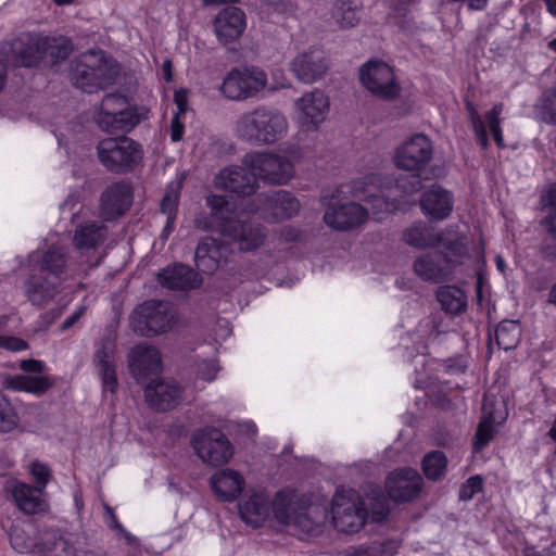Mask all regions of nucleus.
<instances>
[{
  "label": "nucleus",
  "mask_w": 556,
  "mask_h": 556,
  "mask_svg": "<svg viewBox=\"0 0 556 556\" xmlns=\"http://www.w3.org/2000/svg\"><path fill=\"white\" fill-rule=\"evenodd\" d=\"M483 491V479L480 475L469 477L459 488L460 501H470L476 494Z\"/></svg>",
  "instance_id": "nucleus-52"
},
{
  "label": "nucleus",
  "mask_w": 556,
  "mask_h": 556,
  "mask_svg": "<svg viewBox=\"0 0 556 556\" xmlns=\"http://www.w3.org/2000/svg\"><path fill=\"white\" fill-rule=\"evenodd\" d=\"M162 371L163 361L160 350L141 342V387L147 376L153 375L157 378Z\"/></svg>",
  "instance_id": "nucleus-44"
},
{
  "label": "nucleus",
  "mask_w": 556,
  "mask_h": 556,
  "mask_svg": "<svg viewBox=\"0 0 556 556\" xmlns=\"http://www.w3.org/2000/svg\"><path fill=\"white\" fill-rule=\"evenodd\" d=\"M177 321L178 313L172 303L161 300L141 303V336L154 337L169 332Z\"/></svg>",
  "instance_id": "nucleus-13"
},
{
  "label": "nucleus",
  "mask_w": 556,
  "mask_h": 556,
  "mask_svg": "<svg viewBox=\"0 0 556 556\" xmlns=\"http://www.w3.org/2000/svg\"><path fill=\"white\" fill-rule=\"evenodd\" d=\"M134 199L131 186L125 181H117L108 186L100 197V215L106 220H115L123 216L130 207Z\"/></svg>",
  "instance_id": "nucleus-16"
},
{
  "label": "nucleus",
  "mask_w": 556,
  "mask_h": 556,
  "mask_svg": "<svg viewBox=\"0 0 556 556\" xmlns=\"http://www.w3.org/2000/svg\"><path fill=\"white\" fill-rule=\"evenodd\" d=\"M303 130H316L329 111L328 97L318 89L304 93L295 103Z\"/></svg>",
  "instance_id": "nucleus-19"
},
{
  "label": "nucleus",
  "mask_w": 556,
  "mask_h": 556,
  "mask_svg": "<svg viewBox=\"0 0 556 556\" xmlns=\"http://www.w3.org/2000/svg\"><path fill=\"white\" fill-rule=\"evenodd\" d=\"M543 109L548 114V122L556 124V88L545 94Z\"/></svg>",
  "instance_id": "nucleus-58"
},
{
  "label": "nucleus",
  "mask_w": 556,
  "mask_h": 556,
  "mask_svg": "<svg viewBox=\"0 0 556 556\" xmlns=\"http://www.w3.org/2000/svg\"><path fill=\"white\" fill-rule=\"evenodd\" d=\"M311 506L312 498L309 495L299 493L290 486L278 490L271 501V510L275 519L286 526L309 527L312 525L308 516Z\"/></svg>",
  "instance_id": "nucleus-9"
},
{
  "label": "nucleus",
  "mask_w": 556,
  "mask_h": 556,
  "mask_svg": "<svg viewBox=\"0 0 556 556\" xmlns=\"http://www.w3.org/2000/svg\"><path fill=\"white\" fill-rule=\"evenodd\" d=\"M216 186L240 198H245L256 192L258 182L252 169L245 165H232L219 170L216 176Z\"/></svg>",
  "instance_id": "nucleus-20"
},
{
  "label": "nucleus",
  "mask_w": 556,
  "mask_h": 556,
  "mask_svg": "<svg viewBox=\"0 0 556 556\" xmlns=\"http://www.w3.org/2000/svg\"><path fill=\"white\" fill-rule=\"evenodd\" d=\"M20 368L25 372L39 374L45 370V364L38 359H24L20 363Z\"/></svg>",
  "instance_id": "nucleus-63"
},
{
  "label": "nucleus",
  "mask_w": 556,
  "mask_h": 556,
  "mask_svg": "<svg viewBox=\"0 0 556 556\" xmlns=\"http://www.w3.org/2000/svg\"><path fill=\"white\" fill-rule=\"evenodd\" d=\"M229 248L223 241L206 237L195 249L194 262L197 268L205 275H213L223 263L227 262Z\"/></svg>",
  "instance_id": "nucleus-24"
},
{
  "label": "nucleus",
  "mask_w": 556,
  "mask_h": 556,
  "mask_svg": "<svg viewBox=\"0 0 556 556\" xmlns=\"http://www.w3.org/2000/svg\"><path fill=\"white\" fill-rule=\"evenodd\" d=\"M106 232L108 229L102 223L81 224L75 230L74 244L80 251L93 249L105 240Z\"/></svg>",
  "instance_id": "nucleus-36"
},
{
  "label": "nucleus",
  "mask_w": 556,
  "mask_h": 556,
  "mask_svg": "<svg viewBox=\"0 0 556 556\" xmlns=\"http://www.w3.org/2000/svg\"><path fill=\"white\" fill-rule=\"evenodd\" d=\"M192 368L197 379L206 383L213 382L222 369L217 357L200 358L198 356L192 362Z\"/></svg>",
  "instance_id": "nucleus-46"
},
{
  "label": "nucleus",
  "mask_w": 556,
  "mask_h": 556,
  "mask_svg": "<svg viewBox=\"0 0 556 556\" xmlns=\"http://www.w3.org/2000/svg\"><path fill=\"white\" fill-rule=\"evenodd\" d=\"M413 268L422 280L435 283L444 281L450 270L438 252L418 256L414 261Z\"/></svg>",
  "instance_id": "nucleus-33"
},
{
  "label": "nucleus",
  "mask_w": 556,
  "mask_h": 556,
  "mask_svg": "<svg viewBox=\"0 0 556 556\" xmlns=\"http://www.w3.org/2000/svg\"><path fill=\"white\" fill-rule=\"evenodd\" d=\"M114 352L115 341L111 336L101 338L96 344V352L92 362L98 368L103 392L110 391L111 393H114L118 386L116 369L113 364Z\"/></svg>",
  "instance_id": "nucleus-22"
},
{
  "label": "nucleus",
  "mask_w": 556,
  "mask_h": 556,
  "mask_svg": "<svg viewBox=\"0 0 556 556\" xmlns=\"http://www.w3.org/2000/svg\"><path fill=\"white\" fill-rule=\"evenodd\" d=\"M185 134V125L180 121L179 115L175 114L170 123V140L178 142L182 139Z\"/></svg>",
  "instance_id": "nucleus-61"
},
{
  "label": "nucleus",
  "mask_w": 556,
  "mask_h": 556,
  "mask_svg": "<svg viewBox=\"0 0 556 556\" xmlns=\"http://www.w3.org/2000/svg\"><path fill=\"white\" fill-rule=\"evenodd\" d=\"M162 287L173 291H191L199 289L203 279L192 267L182 263L163 268L157 274Z\"/></svg>",
  "instance_id": "nucleus-23"
},
{
  "label": "nucleus",
  "mask_w": 556,
  "mask_h": 556,
  "mask_svg": "<svg viewBox=\"0 0 556 556\" xmlns=\"http://www.w3.org/2000/svg\"><path fill=\"white\" fill-rule=\"evenodd\" d=\"M181 187V182H170L166 186L160 208L168 218H177Z\"/></svg>",
  "instance_id": "nucleus-48"
},
{
  "label": "nucleus",
  "mask_w": 556,
  "mask_h": 556,
  "mask_svg": "<svg viewBox=\"0 0 556 556\" xmlns=\"http://www.w3.org/2000/svg\"><path fill=\"white\" fill-rule=\"evenodd\" d=\"M139 143L126 136L105 138L97 144L100 163L111 173L126 174L137 163Z\"/></svg>",
  "instance_id": "nucleus-10"
},
{
  "label": "nucleus",
  "mask_w": 556,
  "mask_h": 556,
  "mask_svg": "<svg viewBox=\"0 0 556 556\" xmlns=\"http://www.w3.org/2000/svg\"><path fill=\"white\" fill-rule=\"evenodd\" d=\"M503 111L502 104H494L489 111L485 112L484 118L488 123V127L491 131L493 140L498 149H505L506 143L504 140V134L502 128L501 114Z\"/></svg>",
  "instance_id": "nucleus-47"
},
{
  "label": "nucleus",
  "mask_w": 556,
  "mask_h": 556,
  "mask_svg": "<svg viewBox=\"0 0 556 556\" xmlns=\"http://www.w3.org/2000/svg\"><path fill=\"white\" fill-rule=\"evenodd\" d=\"M191 443L198 456L212 466L224 465L233 455L231 442L215 427H205L194 433Z\"/></svg>",
  "instance_id": "nucleus-12"
},
{
  "label": "nucleus",
  "mask_w": 556,
  "mask_h": 556,
  "mask_svg": "<svg viewBox=\"0 0 556 556\" xmlns=\"http://www.w3.org/2000/svg\"><path fill=\"white\" fill-rule=\"evenodd\" d=\"M333 17L338 18L341 28L353 27L357 24V11L353 0H340L334 4Z\"/></svg>",
  "instance_id": "nucleus-49"
},
{
  "label": "nucleus",
  "mask_w": 556,
  "mask_h": 556,
  "mask_svg": "<svg viewBox=\"0 0 556 556\" xmlns=\"http://www.w3.org/2000/svg\"><path fill=\"white\" fill-rule=\"evenodd\" d=\"M495 342L498 349L509 351L515 349L521 338V327L518 320H502L494 331Z\"/></svg>",
  "instance_id": "nucleus-41"
},
{
  "label": "nucleus",
  "mask_w": 556,
  "mask_h": 556,
  "mask_svg": "<svg viewBox=\"0 0 556 556\" xmlns=\"http://www.w3.org/2000/svg\"><path fill=\"white\" fill-rule=\"evenodd\" d=\"M541 202L543 208H549L548 213L542 218L541 225L556 240V181L551 184L541 195Z\"/></svg>",
  "instance_id": "nucleus-45"
},
{
  "label": "nucleus",
  "mask_w": 556,
  "mask_h": 556,
  "mask_svg": "<svg viewBox=\"0 0 556 556\" xmlns=\"http://www.w3.org/2000/svg\"><path fill=\"white\" fill-rule=\"evenodd\" d=\"M17 424V414L10 401L0 392V432H10Z\"/></svg>",
  "instance_id": "nucleus-51"
},
{
  "label": "nucleus",
  "mask_w": 556,
  "mask_h": 556,
  "mask_svg": "<svg viewBox=\"0 0 556 556\" xmlns=\"http://www.w3.org/2000/svg\"><path fill=\"white\" fill-rule=\"evenodd\" d=\"M433 159V143L425 134H415L396 148L393 162L394 165L413 175H400L397 177L381 178L378 174H370L364 177V184L387 185V193L381 190L386 198V210L394 212L401 210L406 203L405 197L414 194L421 189V173L428 167Z\"/></svg>",
  "instance_id": "nucleus-1"
},
{
  "label": "nucleus",
  "mask_w": 556,
  "mask_h": 556,
  "mask_svg": "<svg viewBox=\"0 0 556 556\" xmlns=\"http://www.w3.org/2000/svg\"><path fill=\"white\" fill-rule=\"evenodd\" d=\"M424 486L416 469L403 467L390 472L386 479V492L395 503H410L416 500Z\"/></svg>",
  "instance_id": "nucleus-14"
},
{
  "label": "nucleus",
  "mask_w": 556,
  "mask_h": 556,
  "mask_svg": "<svg viewBox=\"0 0 556 556\" xmlns=\"http://www.w3.org/2000/svg\"><path fill=\"white\" fill-rule=\"evenodd\" d=\"M41 36L23 33L13 40L5 42L2 52L8 61L15 66L31 67L41 60Z\"/></svg>",
  "instance_id": "nucleus-15"
},
{
  "label": "nucleus",
  "mask_w": 556,
  "mask_h": 556,
  "mask_svg": "<svg viewBox=\"0 0 556 556\" xmlns=\"http://www.w3.org/2000/svg\"><path fill=\"white\" fill-rule=\"evenodd\" d=\"M441 238L439 247L442 250L438 252L444 264L450 268H455L463 264L464 260L469 256L467 239L457 230V226H447L439 231Z\"/></svg>",
  "instance_id": "nucleus-28"
},
{
  "label": "nucleus",
  "mask_w": 556,
  "mask_h": 556,
  "mask_svg": "<svg viewBox=\"0 0 556 556\" xmlns=\"http://www.w3.org/2000/svg\"><path fill=\"white\" fill-rule=\"evenodd\" d=\"M40 48L41 60L47 59L51 64H56L70 56L74 46L67 37H41Z\"/></svg>",
  "instance_id": "nucleus-38"
},
{
  "label": "nucleus",
  "mask_w": 556,
  "mask_h": 556,
  "mask_svg": "<svg viewBox=\"0 0 556 556\" xmlns=\"http://www.w3.org/2000/svg\"><path fill=\"white\" fill-rule=\"evenodd\" d=\"M10 541L14 549L20 553H28L36 551V539L24 540L22 533L15 529L10 534Z\"/></svg>",
  "instance_id": "nucleus-55"
},
{
  "label": "nucleus",
  "mask_w": 556,
  "mask_h": 556,
  "mask_svg": "<svg viewBox=\"0 0 556 556\" xmlns=\"http://www.w3.org/2000/svg\"><path fill=\"white\" fill-rule=\"evenodd\" d=\"M358 76L362 86L378 99L394 101L401 96L402 86L394 68L383 61H367L361 66Z\"/></svg>",
  "instance_id": "nucleus-8"
},
{
  "label": "nucleus",
  "mask_w": 556,
  "mask_h": 556,
  "mask_svg": "<svg viewBox=\"0 0 556 556\" xmlns=\"http://www.w3.org/2000/svg\"><path fill=\"white\" fill-rule=\"evenodd\" d=\"M268 505L263 496L258 494L251 495L241 506L240 516L247 523L258 527L266 518Z\"/></svg>",
  "instance_id": "nucleus-42"
},
{
  "label": "nucleus",
  "mask_w": 556,
  "mask_h": 556,
  "mask_svg": "<svg viewBox=\"0 0 556 556\" xmlns=\"http://www.w3.org/2000/svg\"><path fill=\"white\" fill-rule=\"evenodd\" d=\"M182 387L175 380L165 381L161 377L151 380L144 388L148 405L157 412L176 408L181 401Z\"/></svg>",
  "instance_id": "nucleus-17"
},
{
  "label": "nucleus",
  "mask_w": 556,
  "mask_h": 556,
  "mask_svg": "<svg viewBox=\"0 0 556 556\" xmlns=\"http://www.w3.org/2000/svg\"><path fill=\"white\" fill-rule=\"evenodd\" d=\"M30 475L34 477L36 482L35 486L45 491L51 477L49 467L38 460H35L30 464Z\"/></svg>",
  "instance_id": "nucleus-53"
},
{
  "label": "nucleus",
  "mask_w": 556,
  "mask_h": 556,
  "mask_svg": "<svg viewBox=\"0 0 556 556\" xmlns=\"http://www.w3.org/2000/svg\"><path fill=\"white\" fill-rule=\"evenodd\" d=\"M279 239L285 243H302L305 241V232L299 227L287 225L280 229Z\"/></svg>",
  "instance_id": "nucleus-54"
},
{
  "label": "nucleus",
  "mask_w": 556,
  "mask_h": 556,
  "mask_svg": "<svg viewBox=\"0 0 556 556\" xmlns=\"http://www.w3.org/2000/svg\"><path fill=\"white\" fill-rule=\"evenodd\" d=\"M5 489L18 509L26 515L45 513L49 507L43 497V490L37 486L14 480L9 482Z\"/></svg>",
  "instance_id": "nucleus-25"
},
{
  "label": "nucleus",
  "mask_w": 556,
  "mask_h": 556,
  "mask_svg": "<svg viewBox=\"0 0 556 556\" xmlns=\"http://www.w3.org/2000/svg\"><path fill=\"white\" fill-rule=\"evenodd\" d=\"M4 386L14 391H24L40 396L50 390L54 382L48 376L16 375L8 377Z\"/></svg>",
  "instance_id": "nucleus-35"
},
{
  "label": "nucleus",
  "mask_w": 556,
  "mask_h": 556,
  "mask_svg": "<svg viewBox=\"0 0 556 556\" xmlns=\"http://www.w3.org/2000/svg\"><path fill=\"white\" fill-rule=\"evenodd\" d=\"M94 122L105 132L129 131L139 123L136 108H131L128 99L121 93H108L102 99Z\"/></svg>",
  "instance_id": "nucleus-6"
},
{
  "label": "nucleus",
  "mask_w": 556,
  "mask_h": 556,
  "mask_svg": "<svg viewBox=\"0 0 556 556\" xmlns=\"http://www.w3.org/2000/svg\"><path fill=\"white\" fill-rule=\"evenodd\" d=\"M444 366L446 372L453 375L464 374L467 369L466 361L462 356L447 358Z\"/></svg>",
  "instance_id": "nucleus-59"
},
{
  "label": "nucleus",
  "mask_w": 556,
  "mask_h": 556,
  "mask_svg": "<svg viewBox=\"0 0 556 556\" xmlns=\"http://www.w3.org/2000/svg\"><path fill=\"white\" fill-rule=\"evenodd\" d=\"M245 481L242 475L231 468L215 472L210 479V485L216 497L223 502H233L243 489Z\"/></svg>",
  "instance_id": "nucleus-32"
},
{
  "label": "nucleus",
  "mask_w": 556,
  "mask_h": 556,
  "mask_svg": "<svg viewBox=\"0 0 556 556\" xmlns=\"http://www.w3.org/2000/svg\"><path fill=\"white\" fill-rule=\"evenodd\" d=\"M0 349L11 352H20L28 349V343L21 338L13 336H0Z\"/></svg>",
  "instance_id": "nucleus-57"
},
{
  "label": "nucleus",
  "mask_w": 556,
  "mask_h": 556,
  "mask_svg": "<svg viewBox=\"0 0 556 556\" xmlns=\"http://www.w3.org/2000/svg\"><path fill=\"white\" fill-rule=\"evenodd\" d=\"M39 273L56 278V281L63 282L73 278L77 269L70 263L66 251L60 247H53L47 250L38 261Z\"/></svg>",
  "instance_id": "nucleus-31"
},
{
  "label": "nucleus",
  "mask_w": 556,
  "mask_h": 556,
  "mask_svg": "<svg viewBox=\"0 0 556 556\" xmlns=\"http://www.w3.org/2000/svg\"><path fill=\"white\" fill-rule=\"evenodd\" d=\"M437 300L442 311L448 315H459L467 308V295L456 286H442L437 291Z\"/></svg>",
  "instance_id": "nucleus-37"
},
{
  "label": "nucleus",
  "mask_w": 556,
  "mask_h": 556,
  "mask_svg": "<svg viewBox=\"0 0 556 556\" xmlns=\"http://www.w3.org/2000/svg\"><path fill=\"white\" fill-rule=\"evenodd\" d=\"M368 216L367 210L359 203L330 204L325 210L324 222L332 229L346 231L364 225Z\"/></svg>",
  "instance_id": "nucleus-21"
},
{
  "label": "nucleus",
  "mask_w": 556,
  "mask_h": 556,
  "mask_svg": "<svg viewBox=\"0 0 556 556\" xmlns=\"http://www.w3.org/2000/svg\"><path fill=\"white\" fill-rule=\"evenodd\" d=\"M483 412V418L477 427L472 442V447L476 453L482 452L495 435L494 424L497 417L494 410L489 409L486 400H484Z\"/></svg>",
  "instance_id": "nucleus-40"
},
{
  "label": "nucleus",
  "mask_w": 556,
  "mask_h": 556,
  "mask_svg": "<svg viewBox=\"0 0 556 556\" xmlns=\"http://www.w3.org/2000/svg\"><path fill=\"white\" fill-rule=\"evenodd\" d=\"M206 206L210 208V218L215 230L238 242L242 251H254L263 245L266 239L265 227L232 217L230 203L226 195H208Z\"/></svg>",
  "instance_id": "nucleus-3"
},
{
  "label": "nucleus",
  "mask_w": 556,
  "mask_h": 556,
  "mask_svg": "<svg viewBox=\"0 0 556 556\" xmlns=\"http://www.w3.org/2000/svg\"><path fill=\"white\" fill-rule=\"evenodd\" d=\"M36 552L47 556H77L74 535L60 529H45L36 538Z\"/></svg>",
  "instance_id": "nucleus-27"
},
{
  "label": "nucleus",
  "mask_w": 556,
  "mask_h": 556,
  "mask_svg": "<svg viewBox=\"0 0 556 556\" xmlns=\"http://www.w3.org/2000/svg\"><path fill=\"white\" fill-rule=\"evenodd\" d=\"M413 3L414 0H393L390 8L397 16L405 17Z\"/></svg>",
  "instance_id": "nucleus-64"
},
{
  "label": "nucleus",
  "mask_w": 556,
  "mask_h": 556,
  "mask_svg": "<svg viewBox=\"0 0 556 556\" xmlns=\"http://www.w3.org/2000/svg\"><path fill=\"white\" fill-rule=\"evenodd\" d=\"M245 26V14L238 7H226L214 18L216 36L224 45L239 39Z\"/></svg>",
  "instance_id": "nucleus-30"
},
{
  "label": "nucleus",
  "mask_w": 556,
  "mask_h": 556,
  "mask_svg": "<svg viewBox=\"0 0 556 556\" xmlns=\"http://www.w3.org/2000/svg\"><path fill=\"white\" fill-rule=\"evenodd\" d=\"M288 130L286 116L278 110L257 108L242 114L237 122L241 139L252 144H273Z\"/></svg>",
  "instance_id": "nucleus-4"
},
{
  "label": "nucleus",
  "mask_w": 556,
  "mask_h": 556,
  "mask_svg": "<svg viewBox=\"0 0 556 556\" xmlns=\"http://www.w3.org/2000/svg\"><path fill=\"white\" fill-rule=\"evenodd\" d=\"M330 511L334 529L344 534L358 533L369 518L364 497L356 490L343 486L336 489Z\"/></svg>",
  "instance_id": "nucleus-5"
},
{
  "label": "nucleus",
  "mask_w": 556,
  "mask_h": 556,
  "mask_svg": "<svg viewBox=\"0 0 556 556\" xmlns=\"http://www.w3.org/2000/svg\"><path fill=\"white\" fill-rule=\"evenodd\" d=\"M454 194L439 184L431 185L424 190L419 199V207L430 222L446 219L454 208Z\"/></svg>",
  "instance_id": "nucleus-18"
},
{
  "label": "nucleus",
  "mask_w": 556,
  "mask_h": 556,
  "mask_svg": "<svg viewBox=\"0 0 556 556\" xmlns=\"http://www.w3.org/2000/svg\"><path fill=\"white\" fill-rule=\"evenodd\" d=\"M402 238L406 244L418 250L437 248L441 238L439 231H434L426 223L419 220L403 231Z\"/></svg>",
  "instance_id": "nucleus-34"
},
{
  "label": "nucleus",
  "mask_w": 556,
  "mask_h": 556,
  "mask_svg": "<svg viewBox=\"0 0 556 556\" xmlns=\"http://www.w3.org/2000/svg\"><path fill=\"white\" fill-rule=\"evenodd\" d=\"M277 220L290 219L299 213L300 202L289 191L279 190L267 197Z\"/></svg>",
  "instance_id": "nucleus-39"
},
{
  "label": "nucleus",
  "mask_w": 556,
  "mask_h": 556,
  "mask_svg": "<svg viewBox=\"0 0 556 556\" xmlns=\"http://www.w3.org/2000/svg\"><path fill=\"white\" fill-rule=\"evenodd\" d=\"M128 368L134 379L139 382V345H134L129 352Z\"/></svg>",
  "instance_id": "nucleus-60"
},
{
  "label": "nucleus",
  "mask_w": 556,
  "mask_h": 556,
  "mask_svg": "<svg viewBox=\"0 0 556 556\" xmlns=\"http://www.w3.org/2000/svg\"><path fill=\"white\" fill-rule=\"evenodd\" d=\"M242 164L255 173L258 179L271 185H286L293 177L294 166L291 161L280 154L270 152H249Z\"/></svg>",
  "instance_id": "nucleus-11"
},
{
  "label": "nucleus",
  "mask_w": 556,
  "mask_h": 556,
  "mask_svg": "<svg viewBox=\"0 0 556 556\" xmlns=\"http://www.w3.org/2000/svg\"><path fill=\"white\" fill-rule=\"evenodd\" d=\"M267 85V74L254 65L231 68L219 87L220 94L231 101H244L255 97Z\"/></svg>",
  "instance_id": "nucleus-7"
},
{
  "label": "nucleus",
  "mask_w": 556,
  "mask_h": 556,
  "mask_svg": "<svg viewBox=\"0 0 556 556\" xmlns=\"http://www.w3.org/2000/svg\"><path fill=\"white\" fill-rule=\"evenodd\" d=\"M174 102L177 106L176 114H185L188 110V91L186 89L176 90L174 93Z\"/></svg>",
  "instance_id": "nucleus-62"
},
{
  "label": "nucleus",
  "mask_w": 556,
  "mask_h": 556,
  "mask_svg": "<svg viewBox=\"0 0 556 556\" xmlns=\"http://www.w3.org/2000/svg\"><path fill=\"white\" fill-rule=\"evenodd\" d=\"M389 514H390V509H389L388 505L386 504V502L376 500L371 504L370 515H369L370 521L372 523H383L388 519Z\"/></svg>",
  "instance_id": "nucleus-56"
},
{
  "label": "nucleus",
  "mask_w": 556,
  "mask_h": 556,
  "mask_svg": "<svg viewBox=\"0 0 556 556\" xmlns=\"http://www.w3.org/2000/svg\"><path fill=\"white\" fill-rule=\"evenodd\" d=\"M466 108L469 113V123L476 141L481 149L486 150L490 147V140L484 122L472 103L468 102Z\"/></svg>",
  "instance_id": "nucleus-50"
},
{
  "label": "nucleus",
  "mask_w": 556,
  "mask_h": 556,
  "mask_svg": "<svg viewBox=\"0 0 556 556\" xmlns=\"http://www.w3.org/2000/svg\"><path fill=\"white\" fill-rule=\"evenodd\" d=\"M328 70L325 52L318 48L299 54L291 63V71L299 80L312 84L319 79Z\"/></svg>",
  "instance_id": "nucleus-26"
},
{
  "label": "nucleus",
  "mask_w": 556,
  "mask_h": 556,
  "mask_svg": "<svg viewBox=\"0 0 556 556\" xmlns=\"http://www.w3.org/2000/svg\"><path fill=\"white\" fill-rule=\"evenodd\" d=\"M119 74L118 62L103 50L91 49L71 62L73 86L88 93L113 86Z\"/></svg>",
  "instance_id": "nucleus-2"
},
{
  "label": "nucleus",
  "mask_w": 556,
  "mask_h": 556,
  "mask_svg": "<svg viewBox=\"0 0 556 556\" xmlns=\"http://www.w3.org/2000/svg\"><path fill=\"white\" fill-rule=\"evenodd\" d=\"M61 285L56 278L38 271L24 281V293L34 306L45 307L61 292Z\"/></svg>",
  "instance_id": "nucleus-29"
},
{
  "label": "nucleus",
  "mask_w": 556,
  "mask_h": 556,
  "mask_svg": "<svg viewBox=\"0 0 556 556\" xmlns=\"http://www.w3.org/2000/svg\"><path fill=\"white\" fill-rule=\"evenodd\" d=\"M447 464V457L442 451H431L422 457L421 469L428 480L438 481L445 475Z\"/></svg>",
  "instance_id": "nucleus-43"
}]
</instances>
